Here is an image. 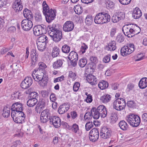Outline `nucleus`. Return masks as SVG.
I'll use <instances>...</instances> for the list:
<instances>
[{"instance_id": "63", "label": "nucleus", "mask_w": 147, "mask_h": 147, "mask_svg": "<svg viewBox=\"0 0 147 147\" xmlns=\"http://www.w3.org/2000/svg\"><path fill=\"white\" fill-rule=\"evenodd\" d=\"M119 2L123 5H127L129 3L131 0H119Z\"/></svg>"}, {"instance_id": "53", "label": "nucleus", "mask_w": 147, "mask_h": 147, "mask_svg": "<svg viewBox=\"0 0 147 147\" xmlns=\"http://www.w3.org/2000/svg\"><path fill=\"white\" fill-rule=\"evenodd\" d=\"M80 86L79 83L78 82H75L73 86V90L74 92L77 91L79 89Z\"/></svg>"}, {"instance_id": "42", "label": "nucleus", "mask_w": 147, "mask_h": 147, "mask_svg": "<svg viewBox=\"0 0 147 147\" xmlns=\"http://www.w3.org/2000/svg\"><path fill=\"white\" fill-rule=\"evenodd\" d=\"M51 116L49 117H42L40 116V121L42 123H45L47 122L50 119Z\"/></svg>"}, {"instance_id": "29", "label": "nucleus", "mask_w": 147, "mask_h": 147, "mask_svg": "<svg viewBox=\"0 0 147 147\" xmlns=\"http://www.w3.org/2000/svg\"><path fill=\"white\" fill-rule=\"evenodd\" d=\"M102 15L104 16L103 19V24L107 23L109 22L111 20V17L107 13L104 12H102Z\"/></svg>"}, {"instance_id": "55", "label": "nucleus", "mask_w": 147, "mask_h": 147, "mask_svg": "<svg viewBox=\"0 0 147 147\" xmlns=\"http://www.w3.org/2000/svg\"><path fill=\"white\" fill-rule=\"evenodd\" d=\"M111 20L112 22L114 23H116L120 20L115 13L112 17Z\"/></svg>"}, {"instance_id": "13", "label": "nucleus", "mask_w": 147, "mask_h": 147, "mask_svg": "<svg viewBox=\"0 0 147 147\" xmlns=\"http://www.w3.org/2000/svg\"><path fill=\"white\" fill-rule=\"evenodd\" d=\"M15 109L16 112H19L23 110V107L22 103L20 102H16L14 103L11 107V109Z\"/></svg>"}, {"instance_id": "17", "label": "nucleus", "mask_w": 147, "mask_h": 147, "mask_svg": "<svg viewBox=\"0 0 147 147\" xmlns=\"http://www.w3.org/2000/svg\"><path fill=\"white\" fill-rule=\"evenodd\" d=\"M142 15V13L138 7H136L132 13V17L134 18L138 19Z\"/></svg>"}, {"instance_id": "5", "label": "nucleus", "mask_w": 147, "mask_h": 147, "mask_svg": "<svg viewBox=\"0 0 147 147\" xmlns=\"http://www.w3.org/2000/svg\"><path fill=\"white\" fill-rule=\"evenodd\" d=\"M46 10L45 9H43V13L45 17L47 22L49 23L55 19L56 16L55 12L52 9Z\"/></svg>"}, {"instance_id": "39", "label": "nucleus", "mask_w": 147, "mask_h": 147, "mask_svg": "<svg viewBox=\"0 0 147 147\" xmlns=\"http://www.w3.org/2000/svg\"><path fill=\"white\" fill-rule=\"evenodd\" d=\"M105 4L107 7L108 8H112L114 5V4L112 1L110 0H106L105 1Z\"/></svg>"}, {"instance_id": "30", "label": "nucleus", "mask_w": 147, "mask_h": 147, "mask_svg": "<svg viewBox=\"0 0 147 147\" xmlns=\"http://www.w3.org/2000/svg\"><path fill=\"white\" fill-rule=\"evenodd\" d=\"M46 43L45 42H37V44L38 50L41 51H44L46 47Z\"/></svg>"}, {"instance_id": "1", "label": "nucleus", "mask_w": 147, "mask_h": 147, "mask_svg": "<svg viewBox=\"0 0 147 147\" xmlns=\"http://www.w3.org/2000/svg\"><path fill=\"white\" fill-rule=\"evenodd\" d=\"M91 112L93 117L95 119H98L100 116L101 118L105 117L107 114V111L105 107L103 105H100L97 108L92 107Z\"/></svg>"}, {"instance_id": "47", "label": "nucleus", "mask_w": 147, "mask_h": 147, "mask_svg": "<svg viewBox=\"0 0 147 147\" xmlns=\"http://www.w3.org/2000/svg\"><path fill=\"white\" fill-rule=\"evenodd\" d=\"M116 40L119 43L122 42L124 40V36L121 34H118L116 37Z\"/></svg>"}, {"instance_id": "12", "label": "nucleus", "mask_w": 147, "mask_h": 147, "mask_svg": "<svg viewBox=\"0 0 147 147\" xmlns=\"http://www.w3.org/2000/svg\"><path fill=\"white\" fill-rule=\"evenodd\" d=\"M12 7L16 12H19L21 11L23 7L21 0H18L17 1L13 3Z\"/></svg>"}, {"instance_id": "21", "label": "nucleus", "mask_w": 147, "mask_h": 147, "mask_svg": "<svg viewBox=\"0 0 147 147\" xmlns=\"http://www.w3.org/2000/svg\"><path fill=\"white\" fill-rule=\"evenodd\" d=\"M63 60L58 59L53 63V67L55 69H59L61 67L63 64Z\"/></svg>"}, {"instance_id": "22", "label": "nucleus", "mask_w": 147, "mask_h": 147, "mask_svg": "<svg viewBox=\"0 0 147 147\" xmlns=\"http://www.w3.org/2000/svg\"><path fill=\"white\" fill-rule=\"evenodd\" d=\"M131 25V24H129L125 25L123 26L122 28V30L124 35L126 36H130V35L129 34H128V33L129 32V29Z\"/></svg>"}, {"instance_id": "18", "label": "nucleus", "mask_w": 147, "mask_h": 147, "mask_svg": "<svg viewBox=\"0 0 147 147\" xmlns=\"http://www.w3.org/2000/svg\"><path fill=\"white\" fill-rule=\"evenodd\" d=\"M138 86L141 89H144L147 87V78H143L140 81Z\"/></svg>"}, {"instance_id": "6", "label": "nucleus", "mask_w": 147, "mask_h": 147, "mask_svg": "<svg viewBox=\"0 0 147 147\" xmlns=\"http://www.w3.org/2000/svg\"><path fill=\"white\" fill-rule=\"evenodd\" d=\"M99 137V132L97 128H93L90 131L89 137L90 141L94 142L97 140Z\"/></svg>"}, {"instance_id": "37", "label": "nucleus", "mask_w": 147, "mask_h": 147, "mask_svg": "<svg viewBox=\"0 0 147 147\" xmlns=\"http://www.w3.org/2000/svg\"><path fill=\"white\" fill-rule=\"evenodd\" d=\"M38 42H45L47 43L48 42V38L45 35L40 36L38 38Z\"/></svg>"}, {"instance_id": "41", "label": "nucleus", "mask_w": 147, "mask_h": 147, "mask_svg": "<svg viewBox=\"0 0 147 147\" xmlns=\"http://www.w3.org/2000/svg\"><path fill=\"white\" fill-rule=\"evenodd\" d=\"M120 20L124 19L125 18V14L123 12H118L116 13Z\"/></svg>"}, {"instance_id": "40", "label": "nucleus", "mask_w": 147, "mask_h": 147, "mask_svg": "<svg viewBox=\"0 0 147 147\" xmlns=\"http://www.w3.org/2000/svg\"><path fill=\"white\" fill-rule=\"evenodd\" d=\"M62 52L65 53H68L70 51V47L66 45L63 46L62 48Z\"/></svg>"}, {"instance_id": "43", "label": "nucleus", "mask_w": 147, "mask_h": 147, "mask_svg": "<svg viewBox=\"0 0 147 147\" xmlns=\"http://www.w3.org/2000/svg\"><path fill=\"white\" fill-rule=\"evenodd\" d=\"M92 122H88L86 124L85 128L86 130L88 131L93 127Z\"/></svg>"}, {"instance_id": "56", "label": "nucleus", "mask_w": 147, "mask_h": 147, "mask_svg": "<svg viewBox=\"0 0 147 147\" xmlns=\"http://www.w3.org/2000/svg\"><path fill=\"white\" fill-rule=\"evenodd\" d=\"M11 110V117L13 118H13H15V117H16L18 116V114L19 112H16V111L14 109Z\"/></svg>"}, {"instance_id": "61", "label": "nucleus", "mask_w": 147, "mask_h": 147, "mask_svg": "<svg viewBox=\"0 0 147 147\" xmlns=\"http://www.w3.org/2000/svg\"><path fill=\"white\" fill-rule=\"evenodd\" d=\"M126 106L125 101L124 100V105H119L118 106V107L116 109V110L117 111H121L124 109Z\"/></svg>"}, {"instance_id": "7", "label": "nucleus", "mask_w": 147, "mask_h": 147, "mask_svg": "<svg viewBox=\"0 0 147 147\" xmlns=\"http://www.w3.org/2000/svg\"><path fill=\"white\" fill-rule=\"evenodd\" d=\"M32 20L24 19L21 22V25L22 29L24 31L30 30L32 27Z\"/></svg>"}, {"instance_id": "32", "label": "nucleus", "mask_w": 147, "mask_h": 147, "mask_svg": "<svg viewBox=\"0 0 147 147\" xmlns=\"http://www.w3.org/2000/svg\"><path fill=\"white\" fill-rule=\"evenodd\" d=\"M116 44L115 41H112L109 43L108 46L109 48L108 50L110 51L115 50L117 48Z\"/></svg>"}, {"instance_id": "51", "label": "nucleus", "mask_w": 147, "mask_h": 147, "mask_svg": "<svg viewBox=\"0 0 147 147\" xmlns=\"http://www.w3.org/2000/svg\"><path fill=\"white\" fill-rule=\"evenodd\" d=\"M87 48V46L86 45L85 43H83L82 44V45L81 47L80 51L79 52L80 53L81 52L82 54H83L85 52Z\"/></svg>"}, {"instance_id": "62", "label": "nucleus", "mask_w": 147, "mask_h": 147, "mask_svg": "<svg viewBox=\"0 0 147 147\" xmlns=\"http://www.w3.org/2000/svg\"><path fill=\"white\" fill-rule=\"evenodd\" d=\"M91 113L90 112H87L85 114L84 117V119L85 120L87 119H89L90 117H91Z\"/></svg>"}, {"instance_id": "50", "label": "nucleus", "mask_w": 147, "mask_h": 147, "mask_svg": "<svg viewBox=\"0 0 147 147\" xmlns=\"http://www.w3.org/2000/svg\"><path fill=\"white\" fill-rule=\"evenodd\" d=\"M10 110H3V113L2 114V115L4 117L7 118L9 117L10 115Z\"/></svg>"}, {"instance_id": "57", "label": "nucleus", "mask_w": 147, "mask_h": 147, "mask_svg": "<svg viewBox=\"0 0 147 147\" xmlns=\"http://www.w3.org/2000/svg\"><path fill=\"white\" fill-rule=\"evenodd\" d=\"M37 105H39L40 106L45 107L46 104L45 103V100L44 99H41L39 100L38 103Z\"/></svg>"}, {"instance_id": "19", "label": "nucleus", "mask_w": 147, "mask_h": 147, "mask_svg": "<svg viewBox=\"0 0 147 147\" xmlns=\"http://www.w3.org/2000/svg\"><path fill=\"white\" fill-rule=\"evenodd\" d=\"M69 109V107L65 104L61 105L59 107L58 112L61 114H62L67 112Z\"/></svg>"}, {"instance_id": "11", "label": "nucleus", "mask_w": 147, "mask_h": 147, "mask_svg": "<svg viewBox=\"0 0 147 147\" xmlns=\"http://www.w3.org/2000/svg\"><path fill=\"white\" fill-rule=\"evenodd\" d=\"M74 24L71 21H67L64 24L63 30L65 32H69L72 31L74 28Z\"/></svg>"}, {"instance_id": "59", "label": "nucleus", "mask_w": 147, "mask_h": 147, "mask_svg": "<svg viewBox=\"0 0 147 147\" xmlns=\"http://www.w3.org/2000/svg\"><path fill=\"white\" fill-rule=\"evenodd\" d=\"M58 117L56 116H54L53 117L51 116L50 119L49 120L50 123L53 125V124L55 123V121H58V120H57V118H58Z\"/></svg>"}, {"instance_id": "23", "label": "nucleus", "mask_w": 147, "mask_h": 147, "mask_svg": "<svg viewBox=\"0 0 147 147\" xmlns=\"http://www.w3.org/2000/svg\"><path fill=\"white\" fill-rule=\"evenodd\" d=\"M110 116L111 123H115L118 119L117 114L115 112L113 111L110 114Z\"/></svg>"}, {"instance_id": "34", "label": "nucleus", "mask_w": 147, "mask_h": 147, "mask_svg": "<svg viewBox=\"0 0 147 147\" xmlns=\"http://www.w3.org/2000/svg\"><path fill=\"white\" fill-rule=\"evenodd\" d=\"M87 59L86 58H83L80 59L79 61L78 64L81 67H84L86 64Z\"/></svg>"}, {"instance_id": "36", "label": "nucleus", "mask_w": 147, "mask_h": 147, "mask_svg": "<svg viewBox=\"0 0 147 147\" xmlns=\"http://www.w3.org/2000/svg\"><path fill=\"white\" fill-rule=\"evenodd\" d=\"M40 116L50 117V116H51V114L49 110L48 109L44 110L41 112Z\"/></svg>"}, {"instance_id": "24", "label": "nucleus", "mask_w": 147, "mask_h": 147, "mask_svg": "<svg viewBox=\"0 0 147 147\" xmlns=\"http://www.w3.org/2000/svg\"><path fill=\"white\" fill-rule=\"evenodd\" d=\"M111 98V96L110 95L105 94L100 97V100L102 102L106 103L110 100Z\"/></svg>"}, {"instance_id": "64", "label": "nucleus", "mask_w": 147, "mask_h": 147, "mask_svg": "<svg viewBox=\"0 0 147 147\" xmlns=\"http://www.w3.org/2000/svg\"><path fill=\"white\" fill-rule=\"evenodd\" d=\"M50 98L51 100L53 102H55L57 98L55 94L54 93L51 94L50 96Z\"/></svg>"}, {"instance_id": "27", "label": "nucleus", "mask_w": 147, "mask_h": 147, "mask_svg": "<svg viewBox=\"0 0 147 147\" xmlns=\"http://www.w3.org/2000/svg\"><path fill=\"white\" fill-rule=\"evenodd\" d=\"M120 128L123 130H126L128 128V125L124 121H120L119 123Z\"/></svg>"}, {"instance_id": "9", "label": "nucleus", "mask_w": 147, "mask_h": 147, "mask_svg": "<svg viewBox=\"0 0 147 147\" xmlns=\"http://www.w3.org/2000/svg\"><path fill=\"white\" fill-rule=\"evenodd\" d=\"M33 83V80L31 77H27L25 78L21 84V87L26 89L29 87Z\"/></svg>"}, {"instance_id": "2", "label": "nucleus", "mask_w": 147, "mask_h": 147, "mask_svg": "<svg viewBox=\"0 0 147 147\" xmlns=\"http://www.w3.org/2000/svg\"><path fill=\"white\" fill-rule=\"evenodd\" d=\"M38 72L37 74H35L33 72L32 75L34 80L36 81H41L43 84V86H46L48 82V77L46 73L43 72Z\"/></svg>"}, {"instance_id": "45", "label": "nucleus", "mask_w": 147, "mask_h": 147, "mask_svg": "<svg viewBox=\"0 0 147 147\" xmlns=\"http://www.w3.org/2000/svg\"><path fill=\"white\" fill-rule=\"evenodd\" d=\"M34 17L36 20L37 22H40L42 20L41 14L39 12L36 13Z\"/></svg>"}, {"instance_id": "52", "label": "nucleus", "mask_w": 147, "mask_h": 147, "mask_svg": "<svg viewBox=\"0 0 147 147\" xmlns=\"http://www.w3.org/2000/svg\"><path fill=\"white\" fill-rule=\"evenodd\" d=\"M45 108V107L40 106L39 105H37L35 108V111L37 113H40Z\"/></svg>"}, {"instance_id": "16", "label": "nucleus", "mask_w": 147, "mask_h": 147, "mask_svg": "<svg viewBox=\"0 0 147 147\" xmlns=\"http://www.w3.org/2000/svg\"><path fill=\"white\" fill-rule=\"evenodd\" d=\"M23 15L27 20H33V15L31 11L27 9H25L23 11Z\"/></svg>"}, {"instance_id": "33", "label": "nucleus", "mask_w": 147, "mask_h": 147, "mask_svg": "<svg viewBox=\"0 0 147 147\" xmlns=\"http://www.w3.org/2000/svg\"><path fill=\"white\" fill-rule=\"evenodd\" d=\"M94 18L91 15H88L85 19V22L86 25H90L92 24Z\"/></svg>"}, {"instance_id": "49", "label": "nucleus", "mask_w": 147, "mask_h": 147, "mask_svg": "<svg viewBox=\"0 0 147 147\" xmlns=\"http://www.w3.org/2000/svg\"><path fill=\"white\" fill-rule=\"evenodd\" d=\"M57 119L58 121H57L55 122L53 124L54 126L56 128H58L60 127L61 125V120L59 117L57 118Z\"/></svg>"}, {"instance_id": "38", "label": "nucleus", "mask_w": 147, "mask_h": 147, "mask_svg": "<svg viewBox=\"0 0 147 147\" xmlns=\"http://www.w3.org/2000/svg\"><path fill=\"white\" fill-rule=\"evenodd\" d=\"M22 95L21 93L18 92H15L11 95L12 99L13 100H16L17 99H19L20 97Z\"/></svg>"}, {"instance_id": "8", "label": "nucleus", "mask_w": 147, "mask_h": 147, "mask_svg": "<svg viewBox=\"0 0 147 147\" xmlns=\"http://www.w3.org/2000/svg\"><path fill=\"white\" fill-rule=\"evenodd\" d=\"M48 34L51 37V39L53 41L56 42L59 41L62 36L61 31H59L58 32H51V33H48Z\"/></svg>"}, {"instance_id": "15", "label": "nucleus", "mask_w": 147, "mask_h": 147, "mask_svg": "<svg viewBox=\"0 0 147 147\" xmlns=\"http://www.w3.org/2000/svg\"><path fill=\"white\" fill-rule=\"evenodd\" d=\"M103 16L102 12L97 14L94 18L95 23L98 24H103Z\"/></svg>"}, {"instance_id": "20", "label": "nucleus", "mask_w": 147, "mask_h": 147, "mask_svg": "<svg viewBox=\"0 0 147 147\" xmlns=\"http://www.w3.org/2000/svg\"><path fill=\"white\" fill-rule=\"evenodd\" d=\"M38 65L39 67L38 69H35L34 70L35 73L37 71L45 72V69L47 67L46 64L42 62H40L38 63Z\"/></svg>"}, {"instance_id": "10", "label": "nucleus", "mask_w": 147, "mask_h": 147, "mask_svg": "<svg viewBox=\"0 0 147 147\" xmlns=\"http://www.w3.org/2000/svg\"><path fill=\"white\" fill-rule=\"evenodd\" d=\"M61 26L58 24H53L52 25H49L48 26L47 29L48 31V33H51V32H57L59 31H61L60 29Z\"/></svg>"}, {"instance_id": "60", "label": "nucleus", "mask_w": 147, "mask_h": 147, "mask_svg": "<svg viewBox=\"0 0 147 147\" xmlns=\"http://www.w3.org/2000/svg\"><path fill=\"white\" fill-rule=\"evenodd\" d=\"M22 118V117H21L17 116L15 117V118H13V120L16 123H22V121H21Z\"/></svg>"}, {"instance_id": "14", "label": "nucleus", "mask_w": 147, "mask_h": 147, "mask_svg": "<svg viewBox=\"0 0 147 147\" xmlns=\"http://www.w3.org/2000/svg\"><path fill=\"white\" fill-rule=\"evenodd\" d=\"M90 60L91 63L88 64V68L87 69L90 68L91 69L94 70L96 67V64L98 62V59L95 57L92 56L90 58Z\"/></svg>"}, {"instance_id": "54", "label": "nucleus", "mask_w": 147, "mask_h": 147, "mask_svg": "<svg viewBox=\"0 0 147 147\" xmlns=\"http://www.w3.org/2000/svg\"><path fill=\"white\" fill-rule=\"evenodd\" d=\"M29 97L30 98H36L38 97V94L35 92H33L30 94Z\"/></svg>"}, {"instance_id": "58", "label": "nucleus", "mask_w": 147, "mask_h": 147, "mask_svg": "<svg viewBox=\"0 0 147 147\" xmlns=\"http://www.w3.org/2000/svg\"><path fill=\"white\" fill-rule=\"evenodd\" d=\"M111 55L108 54L105 56L103 59V61L106 63H109L110 60Z\"/></svg>"}, {"instance_id": "31", "label": "nucleus", "mask_w": 147, "mask_h": 147, "mask_svg": "<svg viewBox=\"0 0 147 147\" xmlns=\"http://www.w3.org/2000/svg\"><path fill=\"white\" fill-rule=\"evenodd\" d=\"M60 50L57 47H54L53 49L51 55L53 58L57 57L59 54Z\"/></svg>"}, {"instance_id": "44", "label": "nucleus", "mask_w": 147, "mask_h": 147, "mask_svg": "<svg viewBox=\"0 0 147 147\" xmlns=\"http://www.w3.org/2000/svg\"><path fill=\"white\" fill-rule=\"evenodd\" d=\"M128 46H124L122 47L121 50V53L123 56L127 55L128 54V53L126 52V48H128Z\"/></svg>"}, {"instance_id": "48", "label": "nucleus", "mask_w": 147, "mask_h": 147, "mask_svg": "<svg viewBox=\"0 0 147 147\" xmlns=\"http://www.w3.org/2000/svg\"><path fill=\"white\" fill-rule=\"evenodd\" d=\"M82 8V7L79 5H76L74 8L75 13L77 14H79L80 10Z\"/></svg>"}, {"instance_id": "26", "label": "nucleus", "mask_w": 147, "mask_h": 147, "mask_svg": "<svg viewBox=\"0 0 147 147\" xmlns=\"http://www.w3.org/2000/svg\"><path fill=\"white\" fill-rule=\"evenodd\" d=\"M38 102L37 98H30L27 101V104L29 107H32L35 105Z\"/></svg>"}, {"instance_id": "46", "label": "nucleus", "mask_w": 147, "mask_h": 147, "mask_svg": "<svg viewBox=\"0 0 147 147\" xmlns=\"http://www.w3.org/2000/svg\"><path fill=\"white\" fill-rule=\"evenodd\" d=\"M71 129L72 131L75 133H77L78 131L79 130L78 125L76 123H74L72 125Z\"/></svg>"}, {"instance_id": "4", "label": "nucleus", "mask_w": 147, "mask_h": 147, "mask_svg": "<svg viewBox=\"0 0 147 147\" xmlns=\"http://www.w3.org/2000/svg\"><path fill=\"white\" fill-rule=\"evenodd\" d=\"M33 30L34 35L38 36L47 32V27L43 24L38 25L34 27Z\"/></svg>"}, {"instance_id": "25", "label": "nucleus", "mask_w": 147, "mask_h": 147, "mask_svg": "<svg viewBox=\"0 0 147 147\" xmlns=\"http://www.w3.org/2000/svg\"><path fill=\"white\" fill-rule=\"evenodd\" d=\"M30 56L32 60L37 61L38 60L37 57L38 56V54L36 52V49H32L31 51Z\"/></svg>"}, {"instance_id": "35", "label": "nucleus", "mask_w": 147, "mask_h": 147, "mask_svg": "<svg viewBox=\"0 0 147 147\" xmlns=\"http://www.w3.org/2000/svg\"><path fill=\"white\" fill-rule=\"evenodd\" d=\"M132 25L133 26H132L131 27L133 28L134 32L133 34L134 36L136 34H139L141 31V29L136 24L134 25L133 24Z\"/></svg>"}, {"instance_id": "3", "label": "nucleus", "mask_w": 147, "mask_h": 147, "mask_svg": "<svg viewBox=\"0 0 147 147\" xmlns=\"http://www.w3.org/2000/svg\"><path fill=\"white\" fill-rule=\"evenodd\" d=\"M127 121L133 127L138 126L140 123V119L137 115L132 114L127 117Z\"/></svg>"}, {"instance_id": "28", "label": "nucleus", "mask_w": 147, "mask_h": 147, "mask_svg": "<svg viewBox=\"0 0 147 147\" xmlns=\"http://www.w3.org/2000/svg\"><path fill=\"white\" fill-rule=\"evenodd\" d=\"M109 84L108 82L104 80L100 82L98 84L99 88L101 90H103L107 88Z\"/></svg>"}]
</instances>
